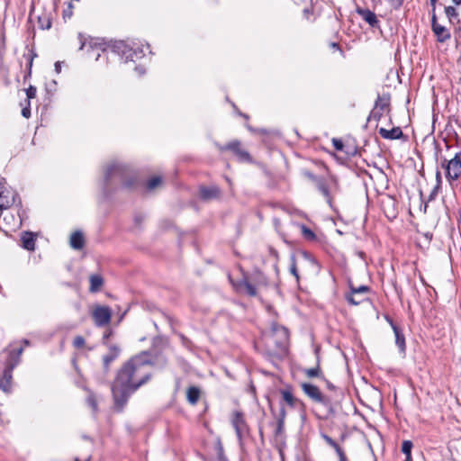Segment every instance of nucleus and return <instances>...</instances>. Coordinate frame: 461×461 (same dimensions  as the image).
Instances as JSON below:
<instances>
[{
    "instance_id": "obj_9",
    "label": "nucleus",
    "mask_w": 461,
    "mask_h": 461,
    "mask_svg": "<svg viewBox=\"0 0 461 461\" xmlns=\"http://www.w3.org/2000/svg\"><path fill=\"white\" fill-rule=\"evenodd\" d=\"M349 290L350 293L345 296L347 302L351 305H358L364 301V299H356V295H362L368 293L370 291V287L367 285L356 287L350 283Z\"/></svg>"
},
{
    "instance_id": "obj_39",
    "label": "nucleus",
    "mask_w": 461,
    "mask_h": 461,
    "mask_svg": "<svg viewBox=\"0 0 461 461\" xmlns=\"http://www.w3.org/2000/svg\"><path fill=\"white\" fill-rule=\"evenodd\" d=\"M332 145H333V147L335 148L336 150H339V151H343L344 150L345 145H344L343 141L341 140H339V139L333 138L332 139Z\"/></svg>"
},
{
    "instance_id": "obj_30",
    "label": "nucleus",
    "mask_w": 461,
    "mask_h": 461,
    "mask_svg": "<svg viewBox=\"0 0 461 461\" xmlns=\"http://www.w3.org/2000/svg\"><path fill=\"white\" fill-rule=\"evenodd\" d=\"M303 372L306 375V376L309 377V378L323 377L322 376V373L321 371V367H320L319 362L317 363V366L315 367L307 368Z\"/></svg>"
},
{
    "instance_id": "obj_11",
    "label": "nucleus",
    "mask_w": 461,
    "mask_h": 461,
    "mask_svg": "<svg viewBox=\"0 0 461 461\" xmlns=\"http://www.w3.org/2000/svg\"><path fill=\"white\" fill-rule=\"evenodd\" d=\"M221 191L217 185H202L199 188V197L204 202L219 199L221 197Z\"/></svg>"
},
{
    "instance_id": "obj_63",
    "label": "nucleus",
    "mask_w": 461,
    "mask_h": 461,
    "mask_svg": "<svg viewBox=\"0 0 461 461\" xmlns=\"http://www.w3.org/2000/svg\"><path fill=\"white\" fill-rule=\"evenodd\" d=\"M55 67V71L57 73H59L61 71V62L60 61H57L54 65Z\"/></svg>"
},
{
    "instance_id": "obj_6",
    "label": "nucleus",
    "mask_w": 461,
    "mask_h": 461,
    "mask_svg": "<svg viewBox=\"0 0 461 461\" xmlns=\"http://www.w3.org/2000/svg\"><path fill=\"white\" fill-rule=\"evenodd\" d=\"M303 392L314 402L322 404L325 407H330L331 401L330 397L324 395L320 388L310 383H303L301 384Z\"/></svg>"
},
{
    "instance_id": "obj_13",
    "label": "nucleus",
    "mask_w": 461,
    "mask_h": 461,
    "mask_svg": "<svg viewBox=\"0 0 461 461\" xmlns=\"http://www.w3.org/2000/svg\"><path fill=\"white\" fill-rule=\"evenodd\" d=\"M280 393L283 397V400L287 403L291 408H301L304 409V403L298 398L294 397L293 393L290 390H280Z\"/></svg>"
},
{
    "instance_id": "obj_18",
    "label": "nucleus",
    "mask_w": 461,
    "mask_h": 461,
    "mask_svg": "<svg viewBox=\"0 0 461 461\" xmlns=\"http://www.w3.org/2000/svg\"><path fill=\"white\" fill-rule=\"evenodd\" d=\"M393 333L395 336V344L398 347L399 351L404 354L406 351V343L402 329L399 326H393Z\"/></svg>"
},
{
    "instance_id": "obj_1",
    "label": "nucleus",
    "mask_w": 461,
    "mask_h": 461,
    "mask_svg": "<svg viewBox=\"0 0 461 461\" xmlns=\"http://www.w3.org/2000/svg\"><path fill=\"white\" fill-rule=\"evenodd\" d=\"M154 365L151 355L142 351L125 361L116 371L111 390L117 411H121L129 398L151 379Z\"/></svg>"
},
{
    "instance_id": "obj_25",
    "label": "nucleus",
    "mask_w": 461,
    "mask_h": 461,
    "mask_svg": "<svg viewBox=\"0 0 461 461\" xmlns=\"http://www.w3.org/2000/svg\"><path fill=\"white\" fill-rule=\"evenodd\" d=\"M390 95L389 94H386V95H377V98L375 102V109H379L380 111H385V110H389V107H390Z\"/></svg>"
},
{
    "instance_id": "obj_43",
    "label": "nucleus",
    "mask_w": 461,
    "mask_h": 461,
    "mask_svg": "<svg viewBox=\"0 0 461 461\" xmlns=\"http://www.w3.org/2000/svg\"><path fill=\"white\" fill-rule=\"evenodd\" d=\"M344 151L348 156H355L357 148L355 146L345 145Z\"/></svg>"
},
{
    "instance_id": "obj_59",
    "label": "nucleus",
    "mask_w": 461,
    "mask_h": 461,
    "mask_svg": "<svg viewBox=\"0 0 461 461\" xmlns=\"http://www.w3.org/2000/svg\"><path fill=\"white\" fill-rule=\"evenodd\" d=\"M434 25H439V23H438V22H437V17H436V14H435V10H433V14H432V17H431V29L434 28Z\"/></svg>"
},
{
    "instance_id": "obj_26",
    "label": "nucleus",
    "mask_w": 461,
    "mask_h": 461,
    "mask_svg": "<svg viewBox=\"0 0 461 461\" xmlns=\"http://www.w3.org/2000/svg\"><path fill=\"white\" fill-rule=\"evenodd\" d=\"M111 49L114 53L120 55L122 58H124V59L126 60L129 45H127L124 41H115L111 46Z\"/></svg>"
},
{
    "instance_id": "obj_42",
    "label": "nucleus",
    "mask_w": 461,
    "mask_h": 461,
    "mask_svg": "<svg viewBox=\"0 0 461 461\" xmlns=\"http://www.w3.org/2000/svg\"><path fill=\"white\" fill-rule=\"evenodd\" d=\"M73 5L71 3H68V7L63 11V18L69 19L73 14Z\"/></svg>"
},
{
    "instance_id": "obj_52",
    "label": "nucleus",
    "mask_w": 461,
    "mask_h": 461,
    "mask_svg": "<svg viewBox=\"0 0 461 461\" xmlns=\"http://www.w3.org/2000/svg\"><path fill=\"white\" fill-rule=\"evenodd\" d=\"M39 23L41 29H50L51 27V22L50 19H46L45 22H41V18L39 17Z\"/></svg>"
},
{
    "instance_id": "obj_48",
    "label": "nucleus",
    "mask_w": 461,
    "mask_h": 461,
    "mask_svg": "<svg viewBox=\"0 0 461 461\" xmlns=\"http://www.w3.org/2000/svg\"><path fill=\"white\" fill-rule=\"evenodd\" d=\"M21 221H22V220H21V217H20V216H19V219H16L14 215H12V214H11V215H10V218H9V221H7V223H8L9 225H12V226L15 227V226L20 225V224H21Z\"/></svg>"
},
{
    "instance_id": "obj_20",
    "label": "nucleus",
    "mask_w": 461,
    "mask_h": 461,
    "mask_svg": "<svg viewBox=\"0 0 461 461\" xmlns=\"http://www.w3.org/2000/svg\"><path fill=\"white\" fill-rule=\"evenodd\" d=\"M89 292L90 293H97L101 290L104 285V278L99 274H93L89 276Z\"/></svg>"
},
{
    "instance_id": "obj_7",
    "label": "nucleus",
    "mask_w": 461,
    "mask_h": 461,
    "mask_svg": "<svg viewBox=\"0 0 461 461\" xmlns=\"http://www.w3.org/2000/svg\"><path fill=\"white\" fill-rule=\"evenodd\" d=\"M91 316L96 327H104L111 321L112 310L109 306L96 304L93 307Z\"/></svg>"
},
{
    "instance_id": "obj_23",
    "label": "nucleus",
    "mask_w": 461,
    "mask_h": 461,
    "mask_svg": "<svg viewBox=\"0 0 461 461\" xmlns=\"http://www.w3.org/2000/svg\"><path fill=\"white\" fill-rule=\"evenodd\" d=\"M3 194L4 191L2 190V187H0V216L4 210H7L12 204L15 203L17 200L19 205L22 203L21 198L17 193H14L11 203L9 201H6L5 203L3 201Z\"/></svg>"
},
{
    "instance_id": "obj_37",
    "label": "nucleus",
    "mask_w": 461,
    "mask_h": 461,
    "mask_svg": "<svg viewBox=\"0 0 461 461\" xmlns=\"http://www.w3.org/2000/svg\"><path fill=\"white\" fill-rule=\"evenodd\" d=\"M87 404L93 409L94 411H97V402L94 393H90L86 398Z\"/></svg>"
},
{
    "instance_id": "obj_49",
    "label": "nucleus",
    "mask_w": 461,
    "mask_h": 461,
    "mask_svg": "<svg viewBox=\"0 0 461 461\" xmlns=\"http://www.w3.org/2000/svg\"><path fill=\"white\" fill-rule=\"evenodd\" d=\"M112 334H113V331L111 330H109L104 333L103 338H102V343L104 345H106L107 347L110 345V344H108L107 341H108L109 338L112 336Z\"/></svg>"
},
{
    "instance_id": "obj_53",
    "label": "nucleus",
    "mask_w": 461,
    "mask_h": 461,
    "mask_svg": "<svg viewBox=\"0 0 461 461\" xmlns=\"http://www.w3.org/2000/svg\"><path fill=\"white\" fill-rule=\"evenodd\" d=\"M304 176L310 179L311 181H312L313 183H316L318 181V179L321 177V176H317L316 175H314L313 173L310 172V171H306L304 173Z\"/></svg>"
},
{
    "instance_id": "obj_47",
    "label": "nucleus",
    "mask_w": 461,
    "mask_h": 461,
    "mask_svg": "<svg viewBox=\"0 0 461 461\" xmlns=\"http://www.w3.org/2000/svg\"><path fill=\"white\" fill-rule=\"evenodd\" d=\"M21 221H22V220H21V217H20V216H19V219H16L14 215H12V214H11V215H10V218H9V221H7V223H8L9 225H12V226L15 227V226L20 225V224H21Z\"/></svg>"
},
{
    "instance_id": "obj_56",
    "label": "nucleus",
    "mask_w": 461,
    "mask_h": 461,
    "mask_svg": "<svg viewBox=\"0 0 461 461\" xmlns=\"http://www.w3.org/2000/svg\"><path fill=\"white\" fill-rule=\"evenodd\" d=\"M337 455L339 456V461H348L342 448L337 451Z\"/></svg>"
},
{
    "instance_id": "obj_33",
    "label": "nucleus",
    "mask_w": 461,
    "mask_h": 461,
    "mask_svg": "<svg viewBox=\"0 0 461 461\" xmlns=\"http://www.w3.org/2000/svg\"><path fill=\"white\" fill-rule=\"evenodd\" d=\"M413 447V443L411 440H403L402 443V452L407 456H411V449Z\"/></svg>"
},
{
    "instance_id": "obj_28",
    "label": "nucleus",
    "mask_w": 461,
    "mask_h": 461,
    "mask_svg": "<svg viewBox=\"0 0 461 461\" xmlns=\"http://www.w3.org/2000/svg\"><path fill=\"white\" fill-rule=\"evenodd\" d=\"M271 330L274 334L279 333L281 335L282 340L285 341L288 339L289 333L288 330L285 327L281 326L276 322H273L271 325Z\"/></svg>"
},
{
    "instance_id": "obj_40",
    "label": "nucleus",
    "mask_w": 461,
    "mask_h": 461,
    "mask_svg": "<svg viewBox=\"0 0 461 461\" xmlns=\"http://www.w3.org/2000/svg\"><path fill=\"white\" fill-rule=\"evenodd\" d=\"M285 429V421L283 420H276V428L275 430V435L279 436L283 434Z\"/></svg>"
},
{
    "instance_id": "obj_62",
    "label": "nucleus",
    "mask_w": 461,
    "mask_h": 461,
    "mask_svg": "<svg viewBox=\"0 0 461 461\" xmlns=\"http://www.w3.org/2000/svg\"><path fill=\"white\" fill-rule=\"evenodd\" d=\"M180 339L182 340V343L185 345V346H187L188 343L190 342L189 339L184 336L183 334L180 335Z\"/></svg>"
},
{
    "instance_id": "obj_36",
    "label": "nucleus",
    "mask_w": 461,
    "mask_h": 461,
    "mask_svg": "<svg viewBox=\"0 0 461 461\" xmlns=\"http://www.w3.org/2000/svg\"><path fill=\"white\" fill-rule=\"evenodd\" d=\"M290 273L296 278V281L298 282L300 277L297 271L296 260L294 256L291 257Z\"/></svg>"
},
{
    "instance_id": "obj_21",
    "label": "nucleus",
    "mask_w": 461,
    "mask_h": 461,
    "mask_svg": "<svg viewBox=\"0 0 461 461\" xmlns=\"http://www.w3.org/2000/svg\"><path fill=\"white\" fill-rule=\"evenodd\" d=\"M144 56H145V52L143 50V48H141V47L132 48V47L129 46L125 62H128V61L135 62L136 60L140 59Z\"/></svg>"
},
{
    "instance_id": "obj_16",
    "label": "nucleus",
    "mask_w": 461,
    "mask_h": 461,
    "mask_svg": "<svg viewBox=\"0 0 461 461\" xmlns=\"http://www.w3.org/2000/svg\"><path fill=\"white\" fill-rule=\"evenodd\" d=\"M378 132L385 140H399L403 137V132L400 127H393L391 130L380 128Z\"/></svg>"
},
{
    "instance_id": "obj_35",
    "label": "nucleus",
    "mask_w": 461,
    "mask_h": 461,
    "mask_svg": "<svg viewBox=\"0 0 461 461\" xmlns=\"http://www.w3.org/2000/svg\"><path fill=\"white\" fill-rule=\"evenodd\" d=\"M161 182L162 178L160 176H154L148 181L147 188L149 190H152L156 188L158 185H159Z\"/></svg>"
},
{
    "instance_id": "obj_31",
    "label": "nucleus",
    "mask_w": 461,
    "mask_h": 461,
    "mask_svg": "<svg viewBox=\"0 0 461 461\" xmlns=\"http://www.w3.org/2000/svg\"><path fill=\"white\" fill-rule=\"evenodd\" d=\"M303 238L307 240H314L316 239L315 233L304 224L300 226Z\"/></svg>"
},
{
    "instance_id": "obj_32",
    "label": "nucleus",
    "mask_w": 461,
    "mask_h": 461,
    "mask_svg": "<svg viewBox=\"0 0 461 461\" xmlns=\"http://www.w3.org/2000/svg\"><path fill=\"white\" fill-rule=\"evenodd\" d=\"M23 347L19 348L16 350L11 351L7 361H12V362L17 361V365H18L20 362V357H21V355L23 354Z\"/></svg>"
},
{
    "instance_id": "obj_2",
    "label": "nucleus",
    "mask_w": 461,
    "mask_h": 461,
    "mask_svg": "<svg viewBox=\"0 0 461 461\" xmlns=\"http://www.w3.org/2000/svg\"><path fill=\"white\" fill-rule=\"evenodd\" d=\"M135 175L131 167L120 164H111L104 172V192L108 194L114 184H122L123 188L130 189L135 185Z\"/></svg>"
},
{
    "instance_id": "obj_29",
    "label": "nucleus",
    "mask_w": 461,
    "mask_h": 461,
    "mask_svg": "<svg viewBox=\"0 0 461 461\" xmlns=\"http://www.w3.org/2000/svg\"><path fill=\"white\" fill-rule=\"evenodd\" d=\"M445 14L451 23H459L458 13L454 6L445 7Z\"/></svg>"
},
{
    "instance_id": "obj_22",
    "label": "nucleus",
    "mask_w": 461,
    "mask_h": 461,
    "mask_svg": "<svg viewBox=\"0 0 461 461\" xmlns=\"http://www.w3.org/2000/svg\"><path fill=\"white\" fill-rule=\"evenodd\" d=\"M85 239L80 230L73 232L70 236V246L75 249H81L84 247Z\"/></svg>"
},
{
    "instance_id": "obj_17",
    "label": "nucleus",
    "mask_w": 461,
    "mask_h": 461,
    "mask_svg": "<svg viewBox=\"0 0 461 461\" xmlns=\"http://www.w3.org/2000/svg\"><path fill=\"white\" fill-rule=\"evenodd\" d=\"M249 278L258 286H267L268 279L265 274L258 267L254 268Z\"/></svg>"
},
{
    "instance_id": "obj_34",
    "label": "nucleus",
    "mask_w": 461,
    "mask_h": 461,
    "mask_svg": "<svg viewBox=\"0 0 461 461\" xmlns=\"http://www.w3.org/2000/svg\"><path fill=\"white\" fill-rule=\"evenodd\" d=\"M384 111H380L379 109H375L374 106V109L371 111L370 114L368 115L367 121L374 120L375 122H379L381 118L383 117Z\"/></svg>"
},
{
    "instance_id": "obj_24",
    "label": "nucleus",
    "mask_w": 461,
    "mask_h": 461,
    "mask_svg": "<svg viewBox=\"0 0 461 461\" xmlns=\"http://www.w3.org/2000/svg\"><path fill=\"white\" fill-rule=\"evenodd\" d=\"M317 189L323 194L327 199V203L331 206V197L329 190V186L323 177H320L316 183H314Z\"/></svg>"
},
{
    "instance_id": "obj_44",
    "label": "nucleus",
    "mask_w": 461,
    "mask_h": 461,
    "mask_svg": "<svg viewBox=\"0 0 461 461\" xmlns=\"http://www.w3.org/2000/svg\"><path fill=\"white\" fill-rule=\"evenodd\" d=\"M303 256L305 259L309 260L313 265H318L317 259L309 252L303 251Z\"/></svg>"
},
{
    "instance_id": "obj_51",
    "label": "nucleus",
    "mask_w": 461,
    "mask_h": 461,
    "mask_svg": "<svg viewBox=\"0 0 461 461\" xmlns=\"http://www.w3.org/2000/svg\"><path fill=\"white\" fill-rule=\"evenodd\" d=\"M285 417H286L285 409L284 406H281L280 410H279V412H278V415H277V418H276V420H283V421H285Z\"/></svg>"
},
{
    "instance_id": "obj_64",
    "label": "nucleus",
    "mask_w": 461,
    "mask_h": 461,
    "mask_svg": "<svg viewBox=\"0 0 461 461\" xmlns=\"http://www.w3.org/2000/svg\"><path fill=\"white\" fill-rule=\"evenodd\" d=\"M325 382H326V386L329 390H331V391L335 390V385L332 383H330L329 380H325Z\"/></svg>"
},
{
    "instance_id": "obj_60",
    "label": "nucleus",
    "mask_w": 461,
    "mask_h": 461,
    "mask_svg": "<svg viewBox=\"0 0 461 461\" xmlns=\"http://www.w3.org/2000/svg\"><path fill=\"white\" fill-rule=\"evenodd\" d=\"M143 220H144V216H143V215H141V214H137V215H135V217H134V221H135L137 224L141 223V222L143 221Z\"/></svg>"
},
{
    "instance_id": "obj_57",
    "label": "nucleus",
    "mask_w": 461,
    "mask_h": 461,
    "mask_svg": "<svg viewBox=\"0 0 461 461\" xmlns=\"http://www.w3.org/2000/svg\"><path fill=\"white\" fill-rule=\"evenodd\" d=\"M436 185H438V187L441 188L442 177L441 173L439 171L436 172Z\"/></svg>"
},
{
    "instance_id": "obj_27",
    "label": "nucleus",
    "mask_w": 461,
    "mask_h": 461,
    "mask_svg": "<svg viewBox=\"0 0 461 461\" xmlns=\"http://www.w3.org/2000/svg\"><path fill=\"white\" fill-rule=\"evenodd\" d=\"M186 397H187V401L194 405L197 403L199 398H200V390L198 387L196 386H191L187 389V392H186Z\"/></svg>"
},
{
    "instance_id": "obj_8",
    "label": "nucleus",
    "mask_w": 461,
    "mask_h": 461,
    "mask_svg": "<svg viewBox=\"0 0 461 461\" xmlns=\"http://www.w3.org/2000/svg\"><path fill=\"white\" fill-rule=\"evenodd\" d=\"M17 366V361H7L2 375H0V389L8 393L12 389L13 370Z\"/></svg>"
},
{
    "instance_id": "obj_41",
    "label": "nucleus",
    "mask_w": 461,
    "mask_h": 461,
    "mask_svg": "<svg viewBox=\"0 0 461 461\" xmlns=\"http://www.w3.org/2000/svg\"><path fill=\"white\" fill-rule=\"evenodd\" d=\"M36 93H37V88L33 86H30L26 89V95L29 100L34 98L36 96Z\"/></svg>"
},
{
    "instance_id": "obj_19",
    "label": "nucleus",
    "mask_w": 461,
    "mask_h": 461,
    "mask_svg": "<svg viewBox=\"0 0 461 461\" xmlns=\"http://www.w3.org/2000/svg\"><path fill=\"white\" fill-rule=\"evenodd\" d=\"M432 32L437 37V41L438 42H445L446 41L449 40L451 37V34L449 31L443 25H434V28L432 29Z\"/></svg>"
},
{
    "instance_id": "obj_10",
    "label": "nucleus",
    "mask_w": 461,
    "mask_h": 461,
    "mask_svg": "<svg viewBox=\"0 0 461 461\" xmlns=\"http://www.w3.org/2000/svg\"><path fill=\"white\" fill-rule=\"evenodd\" d=\"M109 352L103 356V370L106 375L110 372L111 364L115 361L120 354L121 348L117 345H109Z\"/></svg>"
},
{
    "instance_id": "obj_3",
    "label": "nucleus",
    "mask_w": 461,
    "mask_h": 461,
    "mask_svg": "<svg viewBox=\"0 0 461 461\" xmlns=\"http://www.w3.org/2000/svg\"><path fill=\"white\" fill-rule=\"evenodd\" d=\"M215 146L221 152L230 151L240 162H250L252 160L249 153L241 148V143L238 140H231L225 145L216 142Z\"/></svg>"
},
{
    "instance_id": "obj_5",
    "label": "nucleus",
    "mask_w": 461,
    "mask_h": 461,
    "mask_svg": "<svg viewBox=\"0 0 461 461\" xmlns=\"http://www.w3.org/2000/svg\"><path fill=\"white\" fill-rule=\"evenodd\" d=\"M441 166L446 169V177L449 182L458 179L461 176L460 153H456L454 158L449 160L444 158Z\"/></svg>"
},
{
    "instance_id": "obj_15",
    "label": "nucleus",
    "mask_w": 461,
    "mask_h": 461,
    "mask_svg": "<svg viewBox=\"0 0 461 461\" xmlns=\"http://www.w3.org/2000/svg\"><path fill=\"white\" fill-rule=\"evenodd\" d=\"M357 14L362 19L366 22L371 27L376 28L379 26V21L374 12L369 9H358Z\"/></svg>"
},
{
    "instance_id": "obj_46",
    "label": "nucleus",
    "mask_w": 461,
    "mask_h": 461,
    "mask_svg": "<svg viewBox=\"0 0 461 461\" xmlns=\"http://www.w3.org/2000/svg\"><path fill=\"white\" fill-rule=\"evenodd\" d=\"M216 450H217L218 459H220L221 456H226L224 455V449H223V446H222L221 440H218V442H217Z\"/></svg>"
},
{
    "instance_id": "obj_4",
    "label": "nucleus",
    "mask_w": 461,
    "mask_h": 461,
    "mask_svg": "<svg viewBox=\"0 0 461 461\" xmlns=\"http://www.w3.org/2000/svg\"><path fill=\"white\" fill-rule=\"evenodd\" d=\"M230 422L235 429L239 444L242 446L243 438L249 433V428L245 420L244 413L240 411H235L231 415Z\"/></svg>"
},
{
    "instance_id": "obj_12",
    "label": "nucleus",
    "mask_w": 461,
    "mask_h": 461,
    "mask_svg": "<svg viewBox=\"0 0 461 461\" xmlns=\"http://www.w3.org/2000/svg\"><path fill=\"white\" fill-rule=\"evenodd\" d=\"M252 283L253 282L249 278V276L243 273V278L238 282L237 289L250 297H255L258 293L256 286Z\"/></svg>"
},
{
    "instance_id": "obj_38",
    "label": "nucleus",
    "mask_w": 461,
    "mask_h": 461,
    "mask_svg": "<svg viewBox=\"0 0 461 461\" xmlns=\"http://www.w3.org/2000/svg\"><path fill=\"white\" fill-rule=\"evenodd\" d=\"M86 340L82 336H77L73 339V346L76 348H81L85 346Z\"/></svg>"
},
{
    "instance_id": "obj_50",
    "label": "nucleus",
    "mask_w": 461,
    "mask_h": 461,
    "mask_svg": "<svg viewBox=\"0 0 461 461\" xmlns=\"http://www.w3.org/2000/svg\"><path fill=\"white\" fill-rule=\"evenodd\" d=\"M393 9H399L403 3V0H387Z\"/></svg>"
},
{
    "instance_id": "obj_58",
    "label": "nucleus",
    "mask_w": 461,
    "mask_h": 461,
    "mask_svg": "<svg viewBox=\"0 0 461 461\" xmlns=\"http://www.w3.org/2000/svg\"><path fill=\"white\" fill-rule=\"evenodd\" d=\"M232 106H233V108L236 110V112H237L238 115H240V116H241V117L245 118L246 120H249V115H248V114H246V113H241L240 111H239V110H238V108H237V106L235 105V104H232Z\"/></svg>"
},
{
    "instance_id": "obj_45",
    "label": "nucleus",
    "mask_w": 461,
    "mask_h": 461,
    "mask_svg": "<svg viewBox=\"0 0 461 461\" xmlns=\"http://www.w3.org/2000/svg\"><path fill=\"white\" fill-rule=\"evenodd\" d=\"M439 190L440 187H438V185H435L429 195L428 202L433 201L438 195Z\"/></svg>"
},
{
    "instance_id": "obj_14",
    "label": "nucleus",
    "mask_w": 461,
    "mask_h": 461,
    "mask_svg": "<svg viewBox=\"0 0 461 461\" xmlns=\"http://www.w3.org/2000/svg\"><path fill=\"white\" fill-rule=\"evenodd\" d=\"M22 247L29 251L35 250L36 235L31 231H23L21 234Z\"/></svg>"
},
{
    "instance_id": "obj_61",
    "label": "nucleus",
    "mask_w": 461,
    "mask_h": 461,
    "mask_svg": "<svg viewBox=\"0 0 461 461\" xmlns=\"http://www.w3.org/2000/svg\"><path fill=\"white\" fill-rule=\"evenodd\" d=\"M135 70L141 76L145 74V68L141 66H136Z\"/></svg>"
},
{
    "instance_id": "obj_55",
    "label": "nucleus",
    "mask_w": 461,
    "mask_h": 461,
    "mask_svg": "<svg viewBox=\"0 0 461 461\" xmlns=\"http://www.w3.org/2000/svg\"><path fill=\"white\" fill-rule=\"evenodd\" d=\"M322 438H323V439L326 441V443H327L329 446H330V447L334 446V445H335V443H336V441H335L333 438H331L330 436H328V435H325V434H324V435L322 436Z\"/></svg>"
},
{
    "instance_id": "obj_54",
    "label": "nucleus",
    "mask_w": 461,
    "mask_h": 461,
    "mask_svg": "<svg viewBox=\"0 0 461 461\" xmlns=\"http://www.w3.org/2000/svg\"><path fill=\"white\" fill-rule=\"evenodd\" d=\"M22 115L24 118H29L31 116V108H30V102H28V106L23 107L22 109Z\"/></svg>"
}]
</instances>
